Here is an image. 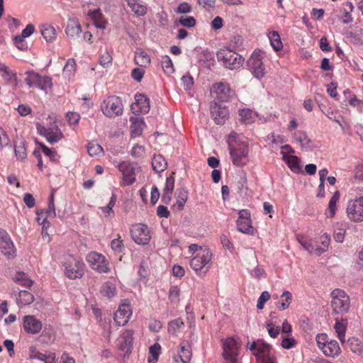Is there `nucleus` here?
Wrapping results in <instances>:
<instances>
[{"label": "nucleus", "instance_id": "obj_63", "mask_svg": "<svg viewBox=\"0 0 363 363\" xmlns=\"http://www.w3.org/2000/svg\"><path fill=\"white\" fill-rule=\"evenodd\" d=\"M270 298V294L268 291H263L259 297L257 303V308L259 310L264 308V303Z\"/></svg>", "mask_w": 363, "mask_h": 363}, {"label": "nucleus", "instance_id": "obj_22", "mask_svg": "<svg viewBox=\"0 0 363 363\" xmlns=\"http://www.w3.org/2000/svg\"><path fill=\"white\" fill-rule=\"evenodd\" d=\"M132 310L129 303H123L121 304L118 310L114 313L113 319L118 326H123L128 323Z\"/></svg>", "mask_w": 363, "mask_h": 363}, {"label": "nucleus", "instance_id": "obj_58", "mask_svg": "<svg viewBox=\"0 0 363 363\" xmlns=\"http://www.w3.org/2000/svg\"><path fill=\"white\" fill-rule=\"evenodd\" d=\"M179 23L183 26L192 28L196 25V20L193 16H182L179 18Z\"/></svg>", "mask_w": 363, "mask_h": 363}, {"label": "nucleus", "instance_id": "obj_15", "mask_svg": "<svg viewBox=\"0 0 363 363\" xmlns=\"http://www.w3.org/2000/svg\"><path fill=\"white\" fill-rule=\"evenodd\" d=\"M0 251L9 259L16 257L17 250L9 233L0 228Z\"/></svg>", "mask_w": 363, "mask_h": 363}, {"label": "nucleus", "instance_id": "obj_25", "mask_svg": "<svg viewBox=\"0 0 363 363\" xmlns=\"http://www.w3.org/2000/svg\"><path fill=\"white\" fill-rule=\"evenodd\" d=\"M211 114L217 124H223L228 118L229 112L225 106L216 102L211 106Z\"/></svg>", "mask_w": 363, "mask_h": 363}, {"label": "nucleus", "instance_id": "obj_52", "mask_svg": "<svg viewBox=\"0 0 363 363\" xmlns=\"http://www.w3.org/2000/svg\"><path fill=\"white\" fill-rule=\"evenodd\" d=\"M161 347L158 343H155L149 349V353L151 357L148 358L149 363H156L158 360V357L160 353Z\"/></svg>", "mask_w": 363, "mask_h": 363}, {"label": "nucleus", "instance_id": "obj_51", "mask_svg": "<svg viewBox=\"0 0 363 363\" xmlns=\"http://www.w3.org/2000/svg\"><path fill=\"white\" fill-rule=\"evenodd\" d=\"M187 191L185 190H181L179 193L177 202L174 205V208L177 211H182L187 201Z\"/></svg>", "mask_w": 363, "mask_h": 363}, {"label": "nucleus", "instance_id": "obj_13", "mask_svg": "<svg viewBox=\"0 0 363 363\" xmlns=\"http://www.w3.org/2000/svg\"><path fill=\"white\" fill-rule=\"evenodd\" d=\"M36 128L38 133L50 144H55L63 138L62 132L55 123L48 126L38 123Z\"/></svg>", "mask_w": 363, "mask_h": 363}, {"label": "nucleus", "instance_id": "obj_1", "mask_svg": "<svg viewBox=\"0 0 363 363\" xmlns=\"http://www.w3.org/2000/svg\"><path fill=\"white\" fill-rule=\"evenodd\" d=\"M237 134L234 132L229 135L228 145L233 163L238 167L246 165L248 160V145L245 140H236Z\"/></svg>", "mask_w": 363, "mask_h": 363}, {"label": "nucleus", "instance_id": "obj_6", "mask_svg": "<svg viewBox=\"0 0 363 363\" xmlns=\"http://www.w3.org/2000/svg\"><path fill=\"white\" fill-rule=\"evenodd\" d=\"M331 308L335 313H345L350 307V299L347 293L340 289H335L331 294Z\"/></svg>", "mask_w": 363, "mask_h": 363}, {"label": "nucleus", "instance_id": "obj_30", "mask_svg": "<svg viewBox=\"0 0 363 363\" xmlns=\"http://www.w3.org/2000/svg\"><path fill=\"white\" fill-rule=\"evenodd\" d=\"M281 149L283 160L291 170L295 172V156L293 155L294 151L288 145H282L281 146Z\"/></svg>", "mask_w": 363, "mask_h": 363}, {"label": "nucleus", "instance_id": "obj_61", "mask_svg": "<svg viewBox=\"0 0 363 363\" xmlns=\"http://www.w3.org/2000/svg\"><path fill=\"white\" fill-rule=\"evenodd\" d=\"M266 326H267V329L269 335L272 337H274V338L277 337L279 333V327L275 326L274 324L272 321L267 322Z\"/></svg>", "mask_w": 363, "mask_h": 363}, {"label": "nucleus", "instance_id": "obj_23", "mask_svg": "<svg viewBox=\"0 0 363 363\" xmlns=\"http://www.w3.org/2000/svg\"><path fill=\"white\" fill-rule=\"evenodd\" d=\"M149 99L144 94L135 95V102L131 105V111L135 114L147 113L150 111Z\"/></svg>", "mask_w": 363, "mask_h": 363}, {"label": "nucleus", "instance_id": "obj_48", "mask_svg": "<svg viewBox=\"0 0 363 363\" xmlns=\"http://www.w3.org/2000/svg\"><path fill=\"white\" fill-rule=\"evenodd\" d=\"M291 297L290 292L284 291L281 296L280 300L276 303L277 308L280 311L287 308L290 304Z\"/></svg>", "mask_w": 363, "mask_h": 363}, {"label": "nucleus", "instance_id": "obj_46", "mask_svg": "<svg viewBox=\"0 0 363 363\" xmlns=\"http://www.w3.org/2000/svg\"><path fill=\"white\" fill-rule=\"evenodd\" d=\"M75 70L76 62L74 59L70 58L67 60L66 65L64 67L63 76L69 80L74 77Z\"/></svg>", "mask_w": 363, "mask_h": 363}, {"label": "nucleus", "instance_id": "obj_38", "mask_svg": "<svg viewBox=\"0 0 363 363\" xmlns=\"http://www.w3.org/2000/svg\"><path fill=\"white\" fill-rule=\"evenodd\" d=\"M40 32L47 42H52L56 38V30L55 28L49 24L42 25Z\"/></svg>", "mask_w": 363, "mask_h": 363}, {"label": "nucleus", "instance_id": "obj_47", "mask_svg": "<svg viewBox=\"0 0 363 363\" xmlns=\"http://www.w3.org/2000/svg\"><path fill=\"white\" fill-rule=\"evenodd\" d=\"M101 292L108 298H113L117 293L116 285L111 281H106L103 284Z\"/></svg>", "mask_w": 363, "mask_h": 363}, {"label": "nucleus", "instance_id": "obj_24", "mask_svg": "<svg viewBox=\"0 0 363 363\" xmlns=\"http://www.w3.org/2000/svg\"><path fill=\"white\" fill-rule=\"evenodd\" d=\"M30 359H37L43 363H55V354L53 352L42 353L39 352L35 346H30L28 349Z\"/></svg>", "mask_w": 363, "mask_h": 363}, {"label": "nucleus", "instance_id": "obj_3", "mask_svg": "<svg viewBox=\"0 0 363 363\" xmlns=\"http://www.w3.org/2000/svg\"><path fill=\"white\" fill-rule=\"evenodd\" d=\"M212 265V253L208 248H204L197 253L190 261V266L195 272L203 277L209 271Z\"/></svg>", "mask_w": 363, "mask_h": 363}, {"label": "nucleus", "instance_id": "obj_54", "mask_svg": "<svg viewBox=\"0 0 363 363\" xmlns=\"http://www.w3.org/2000/svg\"><path fill=\"white\" fill-rule=\"evenodd\" d=\"M184 325V322L181 318H177L170 321L168 324V330L171 334L174 335L177 331Z\"/></svg>", "mask_w": 363, "mask_h": 363}, {"label": "nucleus", "instance_id": "obj_44", "mask_svg": "<svg viewBox=\"0 0 363 363\" xmlns=\"http://www.w3.org/2000/svg\"><path fill=\"white\" fill-rule=\"evenodd\" d=\"M36 214L38 216L40 215L47 214V218L48 217L55 218L56 216L53 194H52L50 196L48 208L45 210H38L36 211Z\"/></svg>", "mask_w": 363, "mask_h": 363}, {"label": "nucleus", "instance_id": "obj_64", "mask_svg": "<svg viewBox=\"0 0 363 363\" xmlns=\"http://www.w3.org/2000/svg\"><path fill=\"white\" fill-rule=\"evenodd\" d=\"M111 249L117 252H121L124 249L123 241L119 238L114 239L111 242Z\"/></svg>", "mask_w": 363, "mask_h": 363}, {"label": "nucleus", "instance_id": "obj_57", "mask_svg": "<svg viewBox=\"0 0 363 363\" xmlns=\"http://www.w3.org/2000/svg\"><path fill=\"white\" fill-rule=\"evenodd\" d=\"M130 9L137 16H144L147 12L146 6L141 1H139Z\"/></svg>", "mask_w": 363, "mask_h": 363}, {"label": "nucleus", "instance_id": "obj_17", "mask_svg": "<svg viewBox=\"0 0 363 363\" xmlns=\"http://www.w3.org/2000/svg\"><path fill=\"white\" fill-rule=\"evenodd\" d=\"M130 234L133 240L138 245H147L151 239L148 227L142 223L133 225Z\"/></svg>", "mask_w": 363, "mask_h": 363}, {"label": "nucleus", "instance_id": "obj_12", "mask_svg": "<svg viewBox=\"0 0 363 363\" xmlns=\"http://www.w3.org/2000/svg\"><path fill=\"white\" fill-rule=\"evenodd\" d=\"M240 347L233 337H228L223 344L225 363H239Z\"/></svg>", "mask_w": 363, "mask_h": 363}, {"label": "nucleus", "instance_id": "obj_50", "mask_svg": "<svg viewBox=\"0 0 363 363\" xmlns=\"http://www.w3.org/2000/svg\"><path fill=\"white\" fill-rule=\"evenodd\" d=\"M162 67L163 71L167 74H172L174 71V65L172 60L168 55H164L162 57L161 60Z\"/></svg>", "mask_w": 363, "mask_h": 363}, {"label": "nucleus", "instance_id": "obj_39", "mask_svg": "<svg viewBox=\"0 0 363 363\" xmlns=\"http://www.w3.org/2000/svg\"><path fill=\"white\" fill-rule=\"evenodd\" d=\"M34 301V296L29 291L26 290L20 291L16 303L19 306L30 305Z\"/></svg>", "mask_w": 363, "mask_h": 363}, {"label": "nucleus", "instance_id": "obj_16", "mask_svg": "<svg viewBox=\"0 0 363 363\" xmlns=\"http://www.w3.org/2000/svg\"><path fill=\"white\" fill-rule=\"evenodd\" d=\"M91 268L100 273H107L110 269L106 257L96 252L89 253L86 258Z\"/></svg>", "mask_w": 363, "mask_h": 363}, {"label": "nucleus", "instance_id": "obj_5", "mask_svg": "<svg viewBox=\"0 0 363 363\" xmlns=\"http://www.w3.org/2000/svg\"><path fill=\"white\" fill-rule=\"evenodd\" d=\"M217 58L225 67L231 70L240 68L245 62L241 55L228 48L220 49L217 52Z\"/></svg>", "mask_w": 363, "mask_h": 363}, {"label": "nucleus", "instance_id": "obj_45", "mask_svg": "<svg viewBox=\"0 0 363 363\" xmlns=\"http://www.w3.org/2000/svg\"><path fill=\"white\" fill-rule=\"evenodd\" d=\"M243 45V39L240 35H236L233 36L223 48H228L233 51H237L242 49Z\"/></svg>", "mask_w": 363, "mask_h": 363}, {"label": "nucleus", "instance_id": "obj_59", "mask_svg": "<svg viewBox=\"0 0 363 363\" xmlns=\"http://www.w3.org/2000/svg\"><path fill=\"white\" fill-rule=\"evenodd\" d=\"M182 83L185 90H190L194 85V78L189 74H186L182 77Z\"/></svg>", "mask_w": 363, "mask_h": 363}, {"label": "nucleus", "instance_id": "obj_60", "mask_svg": "<svg viewBox=\"0 0 363 363\" xmlns=\"http://www.w3.org/2000/svg\"><path fill=\"white\" fill-rule=\"evenodd\" d=\"M267 141H269L271 144L274 146H277L279 145H281L284 143V138L282 135H276L274 133H272L270 135H268L267 137Z\"/></svg>", "mask_w": 363, "mask_h": 363}, {"label": "nucleus", "instance_id": "obj_4", "mask_svg": "<svg viewBox=\"0 0 363 363\" xmlns=\"http://www.w3.org/2000/svg\"><path fill=\"white\" fill-rule=\"evenodd\" d=\"M346 213L348 219L352 222L363 221V188H359L356 197L348 201Z\"/></svg>", "mask_w": 363, "mask_h": 363}, {"label": "nucleus", "instance_id": "obj_19", "mask_svg": "<svg viewBox=\"0 0 363 363\" xmlns=\"http://www.w3.org/2000/svg\"><path fill=\"white\" fill-rule=\"evenodd\" d=\"M24 331L29 335H37L43 329V323L33 315H26L22 320Z\"/></svg>", "mask_w": 363, "mask_h": 363}, {"label": "nucleus", "instance_id": "obj_8", "mask_svg": "<svg viewBox=\"0 0 363 363\" xmlns=\"http://www.w3.org/2000/svg\"><path fill=\"white\" fill-rule=\"evenodd\" d=\"M24 81L30 88H38L47 92L52 86V79L48 76H42L33 70L25 72Z\"/></svg>", "mask_w": 363, "mask_h": 363}, {"label": "nucleus", "instance_id": "obj_53", "mask_svg": "<svg viewBox=\"0 0 363 363\" xmlns=\"http://www.w3.org/2000/svg\"><path fill=\"white\" fill-rule=\"evenodd\" d=\"M87 151L90 156H97L103 153V148L99 144L91 142L87 145Z\"/></svg>", "mask_w": 363, "mask_h": 363}, {"label": "nucleus", "instance_id": "obj_49", "mask_svg": "<svg viewBox=\"0 0 363 363\" xmlns=\"http://www.w3.org/2000/svg\"><path fill=\"white\" fill-rule=\"evenodd\" d=\"M344 6V18L342 22L344 23H349L352 21L351 13L354 10V6L351 1H346L343 4Z\"/></svg>", "mask_w": 363, "mask_h": 363}, {"label": "nucleus", "instance_id": "obj_33", "mask_svg": "<svg viewBox=\"0 0 363 363\" xmlns=\"http://www.w3.org/2000/svg\"><path fill=\"white\" fill-rule=\"evenodd\" d=\"M177 357L185 359L186 362H191L192 352L191 345L188 341L184 340L180 343L178 355Z\"/></svg>", "mask_w": 363, "mask_h": 363}, {"label": "nucleus", "instance_id": "obj_11", "mask_svg": "<svg viewBox=\"0 0 363 363\" xmlns=\"http://www.w3.org/2000/svg\"><path fill=\"white\" fill-rule=\"evenodd\" d=\"M264 52L255 50L247 62V65L252 74L257 79H262L265 74V67L263 63Z\"/></svg>", "mask_w": 363, "mask_h": 363}, {"label": "nucleus", "instance_id": "obj_29", "mask_svg": "<svg viewBox=\"0 0 363 363\" xmlns=\"http://www.w3.org/2000/svg\"><path fill=\"white\" fill-rule=\"evenodd\" d=\"M130 132L132 137H138L142 134L145 123L143 118L138 116H131L130 118Z\"/></svg>", "mask_w": 363, "mask_h": 363}, {"label": "nucleus", "instance_id": "obj_7", "mask_svg": "<svg viewBox=\"0 0 363 363\" xmlns=\"http://www.w3.org/2000/svg\"><path fill=\"white\" fill-rule=\"evenodd\" d=\"M64 267L65 275L69 279H80L84 274V264L79 257L69 256Z\"/></svg>", "mask_w": 363, "mask_h": 363}, {"label": "nucleus", "instance_id": "obj_43", "mask_svg": "<svg viewBox=\"0 0 363 363\" xmlns=\"http://www.w3.org/2000/svg\"><path fill=\"white\" fill-rule=\"evenodd\" d=\"M267 37L269 40L270 44L275 51H279L282 49L283 45L281 38L277 31H269L267 33Z\"/></svg>", "mask_w": 363, "mask_h": 363}, {"label": "nucleus", "instance_id": "obj_10", "mask_svg": "<svg viewBox=\"0 0 363 363\" xmlns=\"http://www.w3.org/2000/svg\"><path fill=\"white\" fill-rule=\"evenodd\" d=\"M102 113L108 118H114L122 115L123 106L121 99L112 96L106 98L101 104Z\"/></svg>", "mask_w": 363, "mask_h": 363}, {"label": "nucleus", "instance_id": "obj_31", "mask_svg": "<svg viewBox=\"0 0 363 363\" xmlns=\"http://www.w3.org/2000/svg\"><path fill=\"white\" fill-rule=\"evenodd\" d=\"M296 144H298L301 150L310 151L313 147V143L312 140L308 137L304 132L296 133Z\"/></svg>", "mask_w": 363, "mask_h": 363}, {"label": "nucleus", "instance_id": "obj_9", "mask_svg": "<svg viewBox=\"0 0 363 363\" xmlns=\"http://www.w3.org/2000/svg\"><path fill=\"white\" fill-rule=\"evenodd\" d=\"M315 339L318 348L325 355L334 357L340 353L341 350L338 342L336 340H330L326 334H318Z\"/></svg>", "mask_w": 363, "mask_h": 363}, {"label": "nucleus", "instance_id": "obj_36", "mask_svg": "<svg viewBox=\"0 0 363 363\" xmlns=\"http://www.w3.org/2000/svg\"><path fill=\"white\" fill-rule=\"evenodd\" d=\"M347 321L345 319L336 320L334 329L340 341L344 344Z\"/></svg>", "mask_w": 363, "mask_h": 363}, {"label": "nucleus", "instance_id": "obj_42", "mask_svg": "<svg viewBox=\"0 0 363 363\" xmlns=\"http://www.w3.org/2000/svg\"><path fill=\"white\" fill-rule=\"evenodd\" d=\"M239 115L245 123H252L258 118V114L249 108L240 110Z\"/></svg>", "mask_w": 363, "mask_h": 363}, {"label": "nucleus", "instance_id": "obj_27", "mask_svg": "<svg viewBox=\"0 0 363 363\" xmlns=\"http://www.w3.org/2000/svg\"><path fill=\"white\" fill-rule=\"evenodd\" d=\"M82 31L81 25L77 19L69 20L65 29L68 38L72 40H76L79 38Z\"/></svg>", "mask_w": 363, "mask_h": 363}, {"label": "nucleus", "instance_id": "obj_56", "mask_svg": "<svg viewBox=\"0 0 363 363\" xmlns=\"http://www.w3.org/2000/svg\"><path fill=\"white\" fill-rule=\"evenodd\" d=\"M38 223L42 226V236L43 239H46L48 242L50 241V237L48 233V228L50 226V223L47 220V216H45L43 220L40 222V218H38Z\"/></svg>", "mask_w": 363, "mask_h": 363}, {"label": "nucleus", "instance_id": "obj_32", "mask_svg": "<svg viewBox=\"0 0 363 363\" xmlns=\"http://www.w3.org/2000/svg\"><path fill=\"white\" fill-rule=\"evenodd\" d=\"M340 197V192L338 191H336L333 194V196L330 198L328 203V207L325 212V214L327 218H332L335 216L337 211V203L339 201Z\"/></svg>", "mask_w": 363, "mask_h": 363}, {"label": "nucleus", "instance_id": "obj_14", "mask_svg": "<svg viewBox=\"0 0 363 363\" xmlns=\"http://www.w3.org/2000/svg\"><path fill=\"white\" fill-rule=\"evenodd\" d=\"M118 168L122 174L121 186H130L135 182V164L128 161L119 162Z\"/></svg>", "mask_w": 363, "mask_h": 363}, {"label": "nucleus", "instance_id": "obj_2", "mask_svg": "<svg viewBox=\"0 0 363 363\" xmlns=\"http://www.w3.org/2000/svg\"><path fill=\"white\" fill-rule=\"evenodd\" d=\"M298 241L310 253L319 256L328 250L330 242V238L328 234L324 233L315 240L301 238H298Z\"/></svg>", "mask_w": 363, "mask_h": 363}, {"label": "nucleus", "instance_id": "obj_18", "mask_svg": "<svg viewBox=\"0 0 363 363\" xmlns=\"http://www.w3.org/2000/svg\"><path fill=\"white\" fill-rule=\"evenodd\" d=\"M213 95L220 102H227L234 94L226 82H216L212 85Z\"/></svg>", "mask_w": 363, "mask_h": 363}, {"label": "nucleus", "instance_id": "obj_41", "mask_svg": "<svg viewBox=\"0 0 363 363\" xmlns=\"http://www.w3.org/2000/svg\"><path fill=\"white\" fill-rule=\"evenodd\" d=\"M167 163L164 157L160 155H155L152 160V167L154 171L157 173L164 171Z\"/></svg>", "mask_w": 363, "mask_h": 363}, {"label": "nucleus", "instance_id": "obj_20", "mask_svg": "<svg viewBox=\"0 0 363 363\" xmlns=\"http://www.w3.org/2000/svg\"><path fill=\"white\" fill-rule=\"evenodd\" d=\"M253 354L256 357L257 363H276L270 345L262 340L258 345L257 352H253Z\"/></svg>", "mask_w": 363, "mask_h": 363}, {"label": "nucleus", "instance_id": "obj_35", "mask_svg": "<svg viewBox=\"0 0 363 363\" xmlns=\"http://www.w3.org/2000/svg\"><path fill=\"white\" fill-rule=\"evenodd\" d=\"M345 346L350 349L352 352L357 354H362L363 352V342L356 337H350L348 339Z\"/></svg>", "mask_w": 363, "mask_h": 363}, {"label": "nucleus", "instance_id": "obj_34", "mask_svg": "<svg viewBox=\"0 0 363 363\" xmlns=\"http://www.w3.org/2000/svg\"><path fill=\"white\" fill-rule=\"evenodd\" d=\"M113 57L111 52L106 46L100 48L99 64L104 68H108L112 65Z\"/></svg>", "mask_w": 363, "mask_h": 363}, {"label": "nucleus", "instance_id": "obj_62", "mask_svg": "<svg viewBox=\"0 0 363 363\" xmlns=\"http://www.w3.org/2000/svg\"><path fill=\"white\" fill-rule=\"evenodd\" d=\"M25 38L22 35H18L13 38L15 45L20 50H26L28 49V45L25 41Z\"/></svg>", "mask_w": 363, "mask_h": 363}, {"label": "nucleus", "instance_id": "obj_26", "mask_svg": "<svg viewBox=\"0 0 363 363\" xmlns=\"http://www.w3.org/2000/svg\"><path fill=\"white\" fill-rule=\"evenodd\" d=\"M133 331L132 330H125L117 340L118 348L126 353L130 351L133 346Z\"/></svg>", "mask_w": 363, "mask_h": 363}, {"label": "nucleus", "instance_id": "obj_28", "mask_svg": "<svg viewBox=\"0 0 363 363\" xmlns=\"http://www.w3.org/2000/svg\"><path fill=\"white\" fill-rule=\"evenodd\" d=\"M0 76L9 84L17 86V75L16 72L4 63H0Z\"/></svg>", "mask_w": 363, "mask_h": 363}, {"label": "nucleus", "instance_id": "obj_40", "mask_svg": "<svg viewBox=\"0 0 363 363\" xmlns=\"http://www.w3.org/2000/svg\"><path fill=\"white\" fill-rule=\"evenodd\" d=\"M135 62L140 67H147L150 63V57L142 49H137L135 54Z\"/></svg>", "mask_w": 363, "mask_h": 363}, {"label": "nucleus", "instance_id": "obj_21", "mask_svg": "<svg viewBox=\"0 0 363 363\" xmlns=\"http://www.w3.org/2000/svg\"><path fill=\"white\" fill-rule=\"evenodd\" d=\"M239 217L237 221L238 230L245 234H252L253 228L250 219V213L247 210L243 209L239 211Z\"/></svg>", "mask_w": 363, "mask_h": 363}, {"label": "nucleus", "instance_id": "obj_37", "mask_svg": "<svg viewBox=\"0 0 363 363\" xmlns=\"http://www.w3.org/2000/svg\"><path fill=\"white\" fill-rule=\"evenodd\" d=\"M13 279L16 283L23 287L30 288L33 284V281L27 274L23 272H16Z\"/></svg>", "mask_w": 363, "mask_h": 363}, {"label": "nucleus", "instance_id": "obj_55", "mask_svg": "<svg viewBox=\"0 0 363 363\" xmlns=\"http://www.w3.org/2000/svg\"><path fill=\"white\" fill-rule=\"evenodd\" d=\"M40 147L42 149L43 152L48 157H50V159L53 162L58 161L60 157L57 152L54 149H50L47 146H45L43 144H40Z\"/></svg>", "mask_w": 363, "mask_h": 363}]
</instances>
